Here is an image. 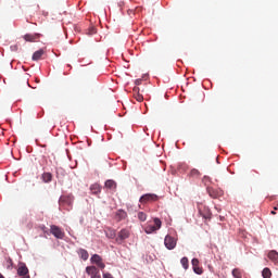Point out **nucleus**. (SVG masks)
Masks as SVG:
<instances>
[{"label": "nucleus", "mask_w": 278, "mask_h": 278, "mask_svg": "<svg viewBox=\"0 0 278 278\" xmlns=\"http://www.w3.org/2000/svg\"><path fill=\"white\" fill-rule=\"evenodd\" d=\"M130 237V230L129 228H122L121 231H118L117 238H115L117 243H123L124 240L129 239Z\"/></svg>", "instance_id": "5"}, {"label": "nucleus", "mask_w": 278, "mask_h": 278, "mask_svg": "<svg viewBox=\"0 0 278 278\" xmlns=\"http://www.w3.org/2000/svg\"><path fill=\"white\" fill-rule=\"evenodd\" d=\"M208 195L211 198H218L220 197V193L218 190H214V188H207Z\"/></svg>", "instance_id": "18"}, {"label": "nucleus", "mask_w": 278, "mask_h": 278, "mask_svg": "<svg viewBox=\"0 0 278 278\" xmlns=\"http://www.w3.org/2000/svg\"><path fill=\"white\" fill-rule=\"evenodd\" d=\"M56 179H60V168H56Z\"/></svg>", "instance_id": "30"}, {"label": "nucleus", "mask_w": 278, "mask_h": 278, "mask_svg": "<svg viewBox=\"0 0 278 278\" xmlns=\"http://www.w3.org/2000/svg\"><path fill=\"white\" fill-rule=\"evenodd\" d=\"M41 179L45 181V184H49L51 180H53V175L51 172H43Z\"/></svg>", "instance_id": "13"}, {"label": "nucleus", "mask_w": 278, "mask_h": 278, "mask_svg": "<svg viewBox=\"0 0 278 278\" xmlns=\"http://www.w3.org/2000/svg\"><path fill=\"white\" fill-rule=\"evenodd\" d=\"M199 213L204 219H212V213L210 208H204V213H202L201 208H199Z\"/></svg>", "instance_id": "15"}, {"label": "nucleus", "mask_w": 278, "mask_h": 278, "mask_svg": "<svg viewBox=\"0 0 278 278\" xmlns=\"http://www.w3.org/2000/svg\"><path fill=\"white\" fill-rule=\"evenodd\" d=\"M105 233L109 239H115L116 237V231L113 228H106Z\"/></svg>", "instance_id": "20"}, {"label": "nucleus", "mask_w": 278, "mask_h": 278, "mask_svg": "<svg viewBox=\"0 0 278 278\" xmlns=\"http://www.w3.org/2000/svg\"><path fill=\"white\" fill-rule=\"evenodd\" d=\"M232 276L235 278H242V271L240 269H233L232 270Z\"/></svg>", "instance_id": "25"}, {"label": "nucleus", "mask_w": 278, "mask_h": 278, "mask_svg": "<svg viewBox=\"0 0 278 278\" xmlns=\"http://www.w3.org/2000/svg\"><path fill=\"white\" fill-rule=\"evenodd\" d=\"M96 28L94 27H91V29L89 30V34H96Z\"/></svg>", "instance_id": "29"}, {"label": "nucleus", "mask_w": 278, "mask_h": 278, "mask_svg": "<svg viewBox=\"0 0 278 278\" xmlns=\"http://www.w3.org/2000/svg\"><path fill=\"white\" fill-rule=\"evenodd\" d=\"M91 264H96L98 266V269H105L106 265L104 264V261L102 260V256H99V254H93L91 256Z\"/></svg>", "instance_id": "6"}, {"label": "nucleus", "mask_w": 278, "mask_h": 278, "mask_svg": "<svg viewBox=\"0 0 278 278\" xmlns=\"http://www.w3.org/2000/svg\"><path fill=\"white\" fill-rule=\"evenodd\" d=\"M40 37H41L40 34H26V35H24V40L33 43V42L39 40Z\"/></svg>", "instance_id": "10"}, {"label": "nucleus", "mask_w": 278, "mask_h": 278, "mask_svg": "<svg viewBox=\"0 0 278 278\" xmlns=\"http://www.w3.org/2000/svg\"><path fill=\"white\" fill-rule=\"evenodd\" d=\"M190 176L191 177H200L201 176L200 170H198V168H192L190 172Z\"/></svg>", "instance_id": "24"}, {"label": "nucleus", "mask_w": 278, "mask_h": 278, "mask_svg": "<svg viewBox=\"0 0 278 278\" xmlns=\"http://www.w3.org/2000/svg\"><path fill=\"white\" fill-rule=\"evenodd\" d=\"M180 263H181L185 270L189 269V260H188V257H186V256L182 257V260H180Z\"/></svg>", "instance_id": "23"}, {"label": "nucleus", "mask_w": 278, "mask_h": 278, "mask_svg": "<svg viewBox=\"0 0 278 278\" xmlns=\"http://www.w3.org/2000/svg\"><path fill=\"white\" fill-rule=\"evenodd\" d=\"M63 201H70V204L72 203L71 197H62V198L60 199V203H63Z\"/></svg>", "instance_id": "27"}, {"label": "nucleus", "mask_w": 278, "mask_h": 278, "mask_svg": "<svg viewBox=\"0 0 278 278\" xmlns=\"http://www.w3.org/2000/svg\"><path fill=\"white\" fill-rule=\"evenodd\" d=\"M160 197H157V194L155 193H146L142 194V197L140 198V203L142 204H147V203H153L155 201H159Z\"/></svg>", "instance_id": "2"}, {"label": "nucleus", "mask_w": 278, "mask_h": 278, "mask_svg": "<svg viewBox=\"0 0 278 278\" xmlns=\"http://www.w3.org/2000/svg\"><path fill=\"white\" fill-rule=\"evenodd\" d=\"M90 192H91V194H99V193H101L102 192L101 185H99V184L91 185Z\"/></svg>", "instance_id": "12"}, {"label": "nucleus", "mask_w": 278, "mask_h": 278, "mask_svg": "<svg viewBox=\"0 0 278 278\" xmlns=\"http://www.w3.org/2000/svg\"><path fill=\"white\" fill-rule=\"evenodd\" d=\"M43 54H45L43 49H38V51H35L33 54V61L41 60V56H43Z\"/></svg>", "instance_id": "14"}, {"label": "nucleus", "mask_w": 278, "mask_h": 278, "mask_svg": "<svg viewBox=\"0 0 278 278\" xmlns=\"http://www.w3.org/2000/svg\"><path fill=\"white\" fill-rule=\"evenodd\" d=\"M153 223H154V225H146V227H144V232H146V233H148V235L154 233V232H157V230L161 229V227H162V220L159 219V217H155V218L153 219Z\"/></svg>", "instance_id": "1"}, {"label": "nucleus", "mask_w": 278, "mask_h": 278, "mask_svg": "<svg viewBox=\"0 0 278 278\" xmlns=\"http://www.w3.org/2000/svg\"><path fill=\"white\" fill-rule=\"evenodd\" d=\"M262 276H263V278H270L271 277V270L269 269V267H265L263 269Z\"/></svg>", "instance_id": "22"}, {"label": "nucleus", "mask_w": 278, "mask_h": 278, "mask_svg": "<svg viewBox=\"0 0 278 278\" xmlns=\"http://www.w3.org/2000/svg\"><path fill=\"white\" fill-rule=\"evenodd\" d=\"M271 214H275L274 211H271Z\"/></svg>", "instance_id": "33"}, {"label": "nucleus", "mask_w": 278, "mask_h": 278, "mask_svg": "<svg viewBox=\"0 0 278 278\" xmlns=\"http://www.w3.org/2000/svg\"><path fill=\"white\" fill-rule=\"evenodd\" d=\"M50 232L55 237V239L62 240L65 237V231H63L58 225H50Z\"/></svg>", "instance_id": "3"}, {"label": "nucleus", "mask_w": 278, "mask_h": 278, "mask_svg": "<svg viewBox=\"0 0 278 278\" xmlns=\"http://www.w3.org/2000/svg\"><path fill=\"white\" fill-rule=\"evenodd\" d=\"M191 264H192V267H193V273L198 274L199 276L201 274H203L202 267H200V261L197 257H194L191 261Z\"/></svg>", "instance_id": "9"}, {"label": "nucleus", "mask_w": 278, "mask_h": 278, "mask_svg": "<svg viewBox=\"0 0 278 278\" xmlns=\"http://www.w3.org/2000/svg\"><path fill=\"white\" fill-rule=\"evenodd\" d=\"M126 217H127V213H125V211H123V210L117 211V213H116L117 220H124V219H126Z\"/></svg>", "instance_id": "19"}, {"label": "nucleus", "mask_w": 278, "mask_h": 278, "mask_svg": "<svg viewBox=\"0 0 278 278\" xmlns=\"http://www.w3.org/2000/svg\"><path fill=\"white\" fill-rule=\"evenodd\" d=\"M78 254H79L80 258L84 260V261H87L88 257H89L88 251H87V250H84V248H80V249L78 250Z\"/></svg>", "instance_id": "17"}, {"label": "nucleus", "mask_w": 278, "mask_h": 278, "mask_svg": "<svg viewBox=\"0 0 278 278\" xmlns=\"http://www.w3.org/2000/svg\"><path fill=\"white\" fill-rule=\"evenodd\" d=\"M0 278H5V277L0 273Z\"/></svg>", "instance_id": "32"}, {"label": "nucleus", "mask_w": 278, "mask_h": 278, "mask_svg": "<svg viewBox=\"0 0 278 278\" xmlns=\"http://www.w3.org/2000/svg\"><path fill=\"white\" fill-rule=\"evenodd\" d=\"M86 273L91 276V278H102L100 270L96 266H87Z\"/></svg>", "instance_id": "7"}, {"label": "nucleus", "mask_w": 278, "mask_h": 278, "mask_svg": "<svg viewBox=\"0 0 278 278\" xmlns=\"http://www.w3.org/2000/svg\"><path fill=\"white\" fill-rule=\"evenodd\" d=\"M132 93H134L135 100L139 101L140 103L144 100V97L140 93L139 87H135L132 89Z\"/></svg>", "instance_id": "11"}, {"label": "nucleus", "mask_w": 278, "mask_h": 278, "mask_svg": "<svg viewBox=\"0 0 278 278\" xmlns=\"http://www.w3.org/2000/svg\"><path fill=\"white\" fill-rule=\"evenodd\" d=\"M135 84L140 85V84H142V80H136Z\"/></svg>", "instance_id": "31"}, {"label": "nucleus", "mask_w": 278, "mask_h": 278, "mask_svg": "<svg viewBox=\"0 0 278 278\" xmlns=\"http://www.w3.org/2000/svg\"><path fill=\"white\" fill-rule=\"evenodd\" d=\"M148 215L146 213H138V219H140L142 223L147 220Z\"/></svg>", "instance_id": "26"}, {"label": "nucleus", "mask_w": 278, "mask_h": 278, "mask_svg": "<svg viewBox=\"0 0 278 278\" xmlns=\"http://www.w3.org/2000/svg\"><path fill=\"white\" fill-rule=\"evenodd\" d=\"M103 278H114L109 271L103 274Z\"/></svg>", "instance_id": "28"}, {"label": "nucleus", "mask_w": 278, "mask_h": 278, "mask_svg": "<svg viewBox=\"0 0 278 278\" xmlns=\"http://www.w3.org/2000/svg\"><path fill=\"white\" fill-rule=\"evenodd\" d=\"M177 238L172 237L170 235H166L164 243L167 250H175L177 247Z\"/></svg>", "instance_id": "4"}, {"label": "nucleus", "mask_w": 278, "mask_h": 278, "mask_svg": "<svg viewBox=\"0 0 278 278\" xmlns=\"http://www.w3.org/2000/svg\"><path fill=\"white\" fill-rule=\"evenodd\" d=\"M268 257L270 261H273V263H278V253L276 250L269 251Z\"/></svg>", "instance_id": "16"}, {"label": "nucleus", "mask_w": 278, "mask_h": 278, "mask_svg": "<svg viewBox=\"0 0 278 278\" xmlns=\"http://www.w3.org/2000/svg\"><path fill=\"white\" fill-rule=\"evenodd\" d=\"M17 274L22 278H30L28 267L25 264L18 267Z\"/></svg>", "instance_id": "8"}, {"label": "nucleus", "mask_w": 278, "mask_h": 278, "mask_svg": "<svg viewBox=\"0 0 278 278\" xmlns=\"http://www.w3.org/2000/svg\"><path fill=\"white\" fill-rule=\"evenodd\" d=\"M105 187L110 188L111 190H114L117 187V184L115 180H106L105 181Z\"/></svg>", "instance_id": "21"}]
</instances>
